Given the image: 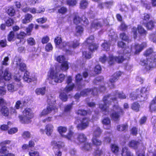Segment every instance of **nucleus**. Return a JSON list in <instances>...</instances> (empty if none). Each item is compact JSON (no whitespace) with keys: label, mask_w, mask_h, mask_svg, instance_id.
<instances>
[{"label":"nucleus","mask_w":156,"mask_h":156,"mask_svg":"<svg viewBox=\"0 0 156 156\" xmlns=\"http://www.w3.org/2000/svg\"><path fill=\"white\" fill-rule=\"evenodd\" d=\"M90 121L89 119L83 118L81 121L80 123L77 125L76 127L78 130H83L88 126Z\"/></svg>","instance_id":"nucleus-17"},{"label":"nucleus","mask_w":156,"mask_h":156,"mask_svg":"<svg viewBox=\"0 0 156 156\" xmlns=\"http://www.w3.org/2000/svg\"><path fill=\"white\" fill-rule=\"evenodd\" d=\"M91 147V145L88 143H86L82 146V148L83 150L86 151L89 150Z\"/></svg>","instance_id":"nucleus-46"},{"label":"nucleus","mask_w":156,"mask_h":156,"mask_svg":"<svg viewBox=\"0 0 156 156\" xmlns=\"http://www.w3.org/2000/svg\"><path fill=\"white\" fill-rule=\"evenodd\" d=\"M47 101L49 105L47 106L46 109H44L40 115L41 116L45 115L51 112H52V114H54L58 111L57 108L53 105H50L51 104L54 103L55 101L53 98L51 99L48 98Z\"/></svg>","instance_id":"nucleus-6"},{"label":"nucleus","mask_w":156,"mask_h":156,"mask_svg":"<svg viewBox=\"0 0 156 156\" xmlns=\"http://www.w3.org/2000/svg\"><path fill=\"white\" fill-rule=\"evenodd\" d=\"M10 143V141L6 140L0 143V146L1 147L0 149V156H15L13 154L8 153L7 147L5 146L6 144H9Z\"/></svg>","instance_id":"nucleus-9"},{"label":"nucleus","mask_w":156,"mask_h":156,"mask_svg":"<svg viewBox=\"0 0 156 156\" xmlns=\"http://www.w3.org/2000/svg\"><path fill=\"white\" fill-rule=\"evenodd\" d=\"M0 114L5 116H7L9 114L8 108L6 106H0Z\"/></svg>","instance_id":"nucleus-30"},{"label":"nucleus","mask_w":156,"mask_h":156,"mask_svg":"<svg viewBox=\"0 0 156 156\" xmlns=\"http://www.w3.org/2000/svg\"><path fill=\"white\" fill-rule=\"evenodd\" d=\"M77 136V134H74L71 130H69V132L67 135L64 136V138L68 140L77 142L76 141V138Z\"/></svg>","instance_id":"nucleus-23"},{"label":"nucleus","mask_w":156,"mask_h":156,"mask_svg":"<svg viewBox=\"0 0 156 156\" xmlns=\"http://www.w3.org/2000/svg\"><path fill=\"white\" fill-rule=\"evenodd\" d=\"M23 79L24 81L27 82L28 83L32 81H35L37 80V77L34 76H30V73L28 71H26L24 74Z\"/></svg>","instance_id":"nucleus-22"},{"label":"nucleus","mask_w":156,"mask_h":156,"mask_svg":"<svg viewBox=\"0 0 156 156\" xmlns=\"http://www.w3.org/2000/svg\"><path fill=\"white\" fill-rule=\"evenodd\" d=\"M50 78L51 79V80L49 81V83L54 85L56 83L62 82L65 78V75L61 74L58 76L57 73L53 70H51L50 73Z\"/></svg>","instance_id":"nucleus-8"},{"label":"nucleus","mask_w":156,"mask_h":156,"mask_svg":"<svg viewBox=\"0 0 156 156\" xmlns=\"http://www.w3.org/2000/svg\"><path fill=\"white\" fill-rule=\"evenodd\" d=\"M92 141L93 144L96 146L101 145L102 144L101 140L96 137H93Z\"/></svg>","instance_id":"nucleus-39"},{"label":"nucleus","mask_w":156,"mask_h":156,"mask_svg":"<svg viewBox=\"0 0 156 156\" xmlns=\"http://www.w3.org/2000/svg\"><path fill=\"white\" fill-rule=\"evenodd\" d=\"M123 113V111L119 105H117L113 106V110L110 115L112 119L115 121L119 120L121 114Z\"/></svg>","instance_id":"nucleus-7"},{"label":"nucleus","mask_w":156,"mask_h":156,"mask_svg":"<svg viewBox=\"0 0 156 156\" xmlns=\"http://www.w3.org/2000/svg\"><path fill=\"white\" fill-rule=\"evenodd\" d=\"M117 98L121 99H124L126 98V96L122 92L115 91L111 94L105 96L103 98V101L104 105L100 104L99 107L104 114L106 115L109 114V111L108 105L111 104L110 100H112V101H115L116 103H117Z\"/></svg>","instance_id":"nucleus-1"},{"label":"nucleus","mask_w":156,"mask_h":156,"mask_svg":"<svg viewBox=\"0 0 156 156\" xmlns=\"http://www.w3.org/2000/svg\"><path fill=\"white\" fill-rule=\"evenodd\" d=\"M73 21L74 23L77 24L79 23L81 21H82L84 24L87 25L89 23V21L87 18L84 16L82 17V19H81L78 16L77 13H74L73 15Z\"/></svg>","instance_id":"nucleus-14"},{"label":"nucleus","mask_w":156,"mask_h":156,"mask_svg":"<svg viewBox=\"0 0 156 156\" xmlns=\"http://www.w3.org/2000/svg\"><path fill=\"white\" fill-rule=\"evenodd\" d=\"M113 43H111L110 41H109L108 43L104 42L101 45V47L103 48V49L104 50L108 51L109 50L110 48V46L111 44H113L116 42V40H112Z\"/></svg>","instance_id":"nucleus-31"},{"label":"nucleus","mask_w":156,"mask_h":156,"mask_svg":"<svg viewBox=\"0 0 156 156\" xmlns=\"http://www.w3.org/2000/svg\"><path fill=\"white\" fill-rule=\"evenodd\" d=\"M103 124L104 125L103 127L104 129H109L111 128V121L109 118L107 117L104 118L102 121Z\"/></svg>","instance_id":"nucleus-28"},{"label":"nucleus","mask_w":156,"mask_h":156,"mask_svg":"<svg viewBox=\"0 0 156 156\" xmlns=\"http://www.w3.org/2000/svg\"><path fill=\"white\" fill-rule=\"evenodd\" d=\"M130 152L128 148L126 147H123L122 150L121 155L122 156H127V154Z\"/></svg>","instance_id":"nucleus-47"},{"label":"nucleus","mask_w":156,"mask_h":156,"mask_svg":"<svg viewBox=\"0 0 156 156\" xmlns=\"http://www.w3.org/2000/svg\"><path fill=\"white\" fill-rule=\"evenodd\" d=\"M127 28V26L124 23H122L119 27V29L121 30L125 31L126 30Z\"/></svg>","instance_id":"nucleus-64"},{"label":"nucleus","mask_w":156,"mask_h":156,"mask_svg":"<svg viewBox=\"0 0 156 156\" xmlns=\"http://www.w3.org/2000/svg\"><path fill=\"white\" fill-rule=\"evenodd\" d=\"M52 49L53 47L51 43H48L46 45L45 49L47 51H52Z\"/></svg>","instance_id":"nucleus-58"},{"label":"nucleus","mask_w":156,"mask_h":156,"mask_svg":"<svg viewBox=\"0 0 156 156\" xmlns=\"http://www.w3.org/2000/svg\"><path fill=\"white\" fill-rule=\"evenodd\" d=\"M98 5V7L100 9H102L104 8V6L105 5L107 7H108L110 5H111L112 4L113 2H107L105 3H102L100 2H99Z\"/></svg>","instance_id":"nucleus-37"},{"label":"nucleus","mask_w":156,"mask_h":156,"mask_svg":"<svg viewBox=\"0 0 156 156\" xmlns=\"http://www.w3.org/2000/svg\"><path fill=\"white\" fill-rule=\"evenodd\" d=\"M21 75L20 74L16 73L14 76L13 78L15 80L14 83L9 84L7 85L8 90L10 92H13L17 90L21 86L20 82Z\"/></svg>","instance_id":"nucleus-3"},{"label":"nucleus","mask_w":156,"mask_h":156,"mask_svg":"<svg viewBox=\"0 0 156 156\" xmlns=\"http://www.w3.org/2000/svg\"><path fill=\"white\" fill-rule=\"evenodd\" d=\"M87 137L83 133L77 134L76 138V141L80 143H83L85 142L87 140Z\"/></svg>","instance_id":"nucleus-27"},{"label":"nucleus","mask_w":156,"mask_h":156,"mask_svg":"<svg viewBox=\"0 0 156 156\" xmlns=\"http://www.w3.org/2000/svg\"><path fill=\"white\" fill-rule=\"evenodd\" d=\"M127 127V125H119L117 127V129L119 131H122L125 130Z\"/></svg>","instance_id":"nucleus-55"},{"label":"nucleus","mask_w":156,"mask_h":156,"mask_svg":"<svg viewBox=\"0 0 156 156\" xmlns=\"http://www.w3.org/2000/svg\"><path fill=\"white\" fill-rule=\"evenodd\" d=\"M27 42L28 44L31 46L35 44V41L34 39L32 37H30L27 40Z\"/></svg>","instance_id":"nucleus-52"},{"label":"nucleus","mask_w":156,"mask_h":156,"mask_svg":"<svg viewBox=\"0 0 156 156\" xmlns=\"http://www.w3.org/2000/svg\"><path fill=\"white\" fill-rule=\"evenodd\" d=\"M101 68L100 65L96 66L94 69V71L96 74L99 73H101Z\"/></svg>","instance_id":"nucleus-61"},{"label":"nucleus","mask_w":156,"mask_h":156,"mask_svg":"<svg viewBox=\"0 0 156 156\" xmlns=\"http://www.w3.org/2000/svg\"><path fill=\"white\" fill-rule=\"evenodd\" d=\"M8 13L10 16H13L15 14V11L12 7H10L8 10Z\"/></svg>","instance_id":"nucleus-53"},{"label":"nucleus","mask_w":156,"mask_h":156,"mask_svg":"<svg viewBox=\"0 0 156 156\" xmlns=\"http://www.w3.org/2000/svg\"><path fill=\"white\" fill-rule=\"evenodd\" d=\"M29 154L30 156H41L39 152L36 151L31 150L29 152Z\"/></svg>","instance_id":"nucleus-51"},{"label":"nucleus","mask_w":156,"mask_h":156,"mask_svg":"<svg viewBox=\"0 0 156 156\" xmlns=\"http://www.w3.org/2000/svg\"><path fill=\"white\" fill-rule=\"evenodd\" d=\"M150 109L151 112H156V96L155 98L151 102Z\"/></svg>","instance_id":"nucleus-35"},{"label":"nucleus","mask_w":156,"mask_h":156,"mask_svg":"<svg viewBox=\"0 0 156 156\" xmlns=\"http://www.w3.org/2000/svg\"><path fill=\"white\" fill-rule=\"evenodd\" d=\"M14 60L16 62L17 68L21 71L23 72L26 70V66L25 64L21 62V59L19 57H15Z\"/></svg>","instance_id":"nucleus-18"},{"label":"nucleus","mask_w":156,"mask_h":156,"mask_svg":"<svg viewBox=\"0 0 156 156\" xmlns=\"http://www.w3.org/2000/svg\"><path fill=\"white\" fill-rule=\"evenodd\" d=\"M154 22L151 21L146 24V27L148 29H151L154 27Z\"/></svg>","instance_id":"nucleus-49"},{"label":"nucleus","mask_w":156,"mask_h":156,"mask_svg":"<svg viewBox=\"0 0 156 156\" xmlns=\"http://www.w3.org/2000/svg\"><path fill=\"white\" fill-rule=\"evenodd\" d=\"M111 148L112 151L115 154H117L119 151V147L115 144H112Z\"/></svg>","instance_id":"nucleus-38"},{"label":"nucleus","mask_w":156,"mask_h":156,"mask_svg":"<svg viewBox=\"0 0 156 156\" xmlns=\"http://www.w3.org/2000/svg\"><path fill=\"white\" fill-rule=\"evenodd\" d=\"M94 38V36H93L91 35L89 38H87L86 41V42L89 45L94 44L93 43V40Z\"/></svg>","instance_id":"nucleus-50"},{"label":"nucleus","mask_w":156,"mask_h":156,"mask_svg":"<svg viewBox=\"0 0 156 156\" xmlns=\"http://www.w3.org/2000/svg\"><path fill=\"white\" fill-rule=\"evenodd\" d=\"M54 127L53 125L51 123L47 124L45 126V132L48 136H51L54 130Z\"/></svg>","instance_id":"nucleus-25"},{"label":"nucleus","mask_w":156,"mask_h":156,"mask_svg":"<svg viewBox=\"0 0 156 156\" xmlns=\"http://www.w3.org/2000/svg\"><path fill=\"white\" fill-rule=\"evenodd\" d=\"M32 19V15L28 13L25 15L24 18L22 20V22L23 24H26L30 22Z\"/></svg>","instance_id":"nucleus-29"},{"label":"nucleus","mask_w":156,"mask_h":156,"mask_svg":"<svg viewBox=\"0 0 156 156\" xmlns=\"http://www.w3.org/2000/svg\"><path fill=\"white\" fill-rule=\"evenodd\" d=\"M76 3V0H66V4L69 6L75 5Z\"/></svg>","instance_id":"nucleus-54"},{"label":"nucleus","mask_w":156,"mask_h":156,"mask_svg":"<svg viewBox=\"0 0 156 156\" xmlns=\"http://www.w3.org/2000/svg\"><path fill=\"white\" fill-rule=\"evenodd\" d=\"M88 2L86 0H82L80 3V8L84 9L86 8L88 5Z\"/></svg>","instance_id":"nucleus-40"},{"label":"nucleus","mask_w":156,"mask_h":156,"mask_svg":"<svg viewBox=\"0 0 156 156\" xmlns=\"http://www.w3.org/2000/svg\"><path fill=\"white\" fill-rule=\"evenodd\" d=\"M140 100V101H144L147 100L149 93V88L148 87H142L140 90L139 89Z\"/></svg>","instance_id":"nucleus-12"},{"label":"nucleus","mask_w":156,"mask_h":156,"mask_svg":"<svg viewBox=\"0 0 156 156\" xmlns=\"http://www.w3.org/2000/svg\"><path fill=\"white\" fill-rule=\"evenodd\" d=\"M120 37L122 40L127 41L128 40V37L125 33H122L120 34Z\"/></svg>","instance_id":"nucleus-57"},{"label":"nucleus","mask_w":156,"mask_h":156,"mask_svg":"<svg viewBox=\"0 0 156 156\" xmlns=\"http://www.w3.org/2000/svg\"><path fill=\"white\" fill-rule=\"evenodd\" d=\"M57 130L61 136L64 137L65 136L64 133L67 132V128L65 126H60L57 128Z\"/></svg>","instance_id":"nucleus-34"},{"label":"nucleus","mask_w":156,"mask_h":156,"mask_svg":"<svg viewBox=\"0 0 156 156\" xmlns=\"http://www.w3.org/2000/svg\"><path fill=\"white\" fill-rule=\"evenodd\" d=\"M123 57L122 56L114 57L112 55H109L108 58H107L106 56L104 55L102 56H101L99 59L100 61L103 63H105L107 61L110 65L113 64L115 61L119 63H121L123 61Z\"/></svg>","instance_id":"nucleus-4"},{"label":"nucleus","mask_w":156,"mask_h":156,"mask_svg":"<svg viewBox=\"0 0 156 156\" xmlns=\"http://www.w3.org/2000/svg\"><path fill=\"white\" fill-rule=\"evenodd\" d=\"M60 98L63 101L65 102L68 99V97L66 94L64 93H61L59 95Z\"/></svg>","instance_id":"nucleus-48"},{"label":"nucleus","mask_w":156,"mask_h":156,"mask_svg":"<svg viewBox=\"0 0 156 156\" xmlns=\"http://www.w3.org/2000/svg\"><path fill=\"white\" fill-rule=\"evenodd\" d=\"M51 145L53 146V149L55 156H61L62 153L59 149L64 145V143L62 142H57L53 141L51 142Z\"/></svg>","instance_id":"nucleus-11"},{"label":"nucleus","mask_w":156,"mask_h":156,"mask_svg":"<svg viewBox=\"0 0 156 156\" xmlns=\"http://www.w3.org/2000/svg\"><path fill=\"white\" fill-rule=\"evenodd\" d=\"M14 33L12 31L10 32L9 34L8 35V39L9 41H12L14 37Z\"/></svg>","instance_id":"nucleus-63"},{"label":"nucleus","mask_w":156,"mask_h":156,"mask_svg":"<svg viewBox=\"0 0 156 156\" xmlns=\"http://www.w3.org/2000/svg\"><path fill=\"white\" fill-rule=\"evenodd\" d=\"M72 77L70 76H68L66 80V83L67 85L64 90L66 92H68L73 90L74 85L72 83Z\"/></svg>","instance_id":"nucleus-19"},{"label":"nucleus","mask_w":156,"mask_h":156,"mask_svg":"<svg viewBox=\"0 0 156 156\" xmlns=\"http://www.w3.org/2000/svg\"><path fill=\"white\" fill-rule=\"evenodd\" d=\"M147 44L146 43L144 42L141 44H136L135 47V53L137 54L140 52L144 48L146 47Z\"/></svg>","instance_id":"nucleus-26"},{"label":"nucleus","mask_w":156,"mask_h":156,"mask_svg":"<svg viewBox=\"0 0 156 156\" xmlns=\"http://www.w3.org/2000/svg\"><path fill=\"white\" fill-rule=\"evenodd\" d=\"M151 48L147 50L144 53V55L147 57H148L146 60H141L140 64L142 66H146L147 70L154 67L156 65V55L153 52Z\"/></svg>","instance_id":"nucleus-2"},{"label":"nucleus","mask_w":156,"mask_h":156,"mask_svg":"<svg viewBox=\"0 0 156 156\" xmlns=\"http://www.w3.org/2000/svg\"><path fill=\"white\" fill-rule=\"evenodd\" d=\"M23 116L20 115L19 118L21 122L23 123H28L31 121V119L34 116L31 110L28 108L25 109L23 112Z\"/></svg>","instance_id":"nucleus-5"},{"label":"nucleus","mask_w":156,"mask_h":156,"mask_svg":"<svg viewBox=\"0 0 156 156\" xmlns=\"http://www.w3.org/2000/svg\"><path fill=\"white\" fill-rule=\"evenodd\" d=\"M67 9L64 7H62L58 10V12L59 13L64 14L67 12Z\"/></svg>","instance_id":"nucleus-59"},{"label":"nucleus","mask_w":156,"mask_h":156,"mask_svg":"<svg viewBox=\"0 0 156 156\" xmlns=\"http://www.w3.org/2000/svg\"><path fill=\"white\" fill-rule=\"evenodd\" d=\"M11 79V75L9 69L6 68L4 71H0V79L9 81Z\"/></svg>","instance_id":"nucleus-16"},{"label":"nucleus","mask_w":156,"mask_h":156,"mask_svg":"<svg viewBox=\"0 0 156 156\" xmlns=\"http://www.w3.org/2000/svg\"><path fill=\"white\" fill-rule=\"evenodd\" d=\"M98 91L97 88H94V89H87L83 90L81 92V94L83 96H86L87 95L92 94L93 95H97Z\"/></svg>","instance_id":"nucleus-20"},{"label":"nucleus","mask_w":156,"mask_h":156,"mask_svg":"<svg viewBox=\"0 0 156 156\" xmlns=\"http://www.w3.org/2000/svg\"><path fill=\"white\" fill-rule=\"evenodd\" d=\"M118 45L119 47H120L122 48H125L123 50L124 54L128 53L129 54L132 51V49L131 48H130L128 47H126L125 44L122 41L119 42L118 43Z\"/></svg>","instance_id":"nucleus-24"},{"label":"nucleus","mask_w":156,"mask_h":156,"mask_svg":"<svg viewBox=\"0 0 156 156\" xmlns=\"http://www.w3.org/2000/svg\"><path fill=\"white\" fill-rule=\"evenodd\" d=\"M89 47L90 50L92 51L95 50H96L98 48V46L95 44H92L89 45Z\"/></svg>","instance_id":"nucleus-56"},{"label":"nucleus","mask_w":156,"mask_h":156,"mask_svg":"<svg viewBox=\"0 0 156 156\" xmlns=\"http://www.w3.org/2000/svg\"><path fill=\"white\" fill-rule=\"evenodd\" d=\"M108 24V23L106 20H94L91 24V29L95 30L100 28L104 24L107 25Z\"/></svg>","instance_id":"nucleus-10"},{"label":"nucleus","mask_w":156,"mask_h":156,"mask_svg":"<svg viewBox=\"0 0 156 156\" xmlns=\"http://www.w3.org/2000/svg\"><path fill=\"white\" fill-rule=\"evenodd\" d=\"M79 41L76 40H75L70 43H68L67 45V49L71 47L76 48L79 46Z\"/></svg>","instance_id":"nucleus-33"},{"label":"nucleus","mask_w":156,"mask_h":156,"mask_svg":"<svg viewBox=\"0 0 156 156\" xmlns=\"http://www.w3.org/2000/svg\"><path fill=\"white\" fill-rule=\"evenodd\" d=\"M18 129L16 128H12L9 130L8 133L9 134H12L17 132Z\"/></svg>","instance_id":"nucleus-62"},{"label":"nucleus","mask_w":156,"mask_h":156,"mask_svg":"<svg viewBox=\"0 0 156 156\" xmlns=\"http://www.w3.org/2000/svg\"><path fill=\"white\" fill-rule=\"evenodd\" d=\"M137 30L139 33L142 35H145L147 34L146 31L141 26H138Z\"/></svg>","instance_id":"nucleus-44"},{"label":"nucleus","mask_w":156,"mask_h":156,"mask_svg":"<svg viewBox=\"0 0 156 156\" xmlns=\"http://www.w3.org/2000/svg\"><path fill=\"white\" fill-rule=\"evenodd\" d=\"M6 90L5 87H0V95L2 96L5 94Z\"/></svg>","instance_id":"nucleus-60"},{"label":"nucleus","mask_w":156,"mask_h":156,"mask_svg":"<svg viewBox=\"0 0 156 156\" xmlns=\"http://www.w3.org/2000/svg\"><path fill=\"white\" fill-rule=\"evenodd\" d=\"M122 75V73L120 72H117L115 73L109 80V87L110 88H113L114 87V85L113 83L114 82L118 80V78Z\"/></svg>","instance_id":"nucleus-21"},{"label":"nucleus","mask_w":156,"mask_h":156,"mask_svg":"<svg viewBox=\"0 0 156 156\" xmlns=\"http://www.w3.org/2000/svg\"><path fill=\"white\" fill-rule=\"evenodd\" d=\"M55 42L57 47L61 48H64L66 54H70V51L69 49H67V43L65 42H62L60 37H56L55 39Z\"/></svg>","instance_id":"nucleus-13"},{"label":"nucleus","mask_w":156,"mask_h":156,"mask_svg":"<svg viewBox=\"0 0 156 156\" xmlns=\"http://www.w3.org/2000/svg\"><path fill=\"white\" fill-rule=\"evenodd\" d=\"M94 132L93 137H99L101 133V131L100 128L98 126H94L93 127Z\"/></svg>","instance_id":"nucleus-32"},{"label":"nucleus","mask_w":156,"mask_h":156,"mask_svg":"<svg viewBox=\"0 0 156 156\" xmlns=\"http://www.w3.org/2000/svg\"><path fill=\"white\" fill-rule=\"evenodd\" d=\"M140 107V105L137 102H134L133 103L131 106L132 109L136 112L139 111V108Z\"/></svg>","instance_id":"nucleus-45"},{"label":"nucleus","mask_w":156,"mask_h":156,"mask_svg":"<svg viewBox=\"0 0 156 156\" xmlns=\"http://www.w3.org/2000/svg\"><path fill=\"white\" fill-rule=\"evenodd\" d=\"M138 144V142L134 140H132L129 143V147L135 149L137 148Z\"/></svg>","instance_id":"nucleus-43"},{"label":"nucleus","mask_w":156,"mask_h":156,"mask_svg":"<svg viewBox=\"0 0 156 156\" xmlns=\"http://www.w3.org/2000/svg\"><path fill=\"white\" fill-rule=\"evenodd\" d=\"M139 91V90H136V92H133L130 94V98H131L132 100H134L138 99V98L140 99L139 97H140Z\"/></svg>","instance_id":"nucleus-36"},{"label":"nucleus","mask_w":156,"mask_h":156,"mask_svg":"<svg viewBox=\"0 0 156 156\" xmlns=\"http://www.w3.org/2000/svg\"><path fill=\"white\" fill-rule=\"evenodd\" d=\"M45 87H43L41 88H37L35 91L36 94L37 95H44L45 93Z\"/></svg>","instance_id":"nucleus-41"},{"label":"nucleus","mask_w":156,"mask_h":156,"mask_svg":"<svg viewBox=\"0 0 156 156\" xmlns=\"http://www.w3.org/2000/svg\"><path fill=\"white\" fill-rule=\"evenodd\" d=\"M83 28L80 26H77L76 29V35L77 36L80 35L83 33Z\"/></svg>","instance_id":"nucleus-42"},{"label":"nucleus","mask_w":156,"mask_h":156,"mask_svg":"<svg viewBox=\"0 0 156 156\" xmlns=\"http://www.w3.org/2000/svg\"><path fill=\"white\" fill-rule=\"evenodd\" d=\"M58 62L62 63L61 69L62 71H66L69 68L68 64L63 55H59L56 58Z\"/></svg>","instance_id":"nucleus-15"}]
</instances>
